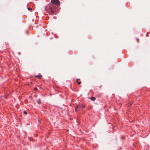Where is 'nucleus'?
<instances>
[{
  "instance_id": "2",
  "label": "nucleus",
  "mask_w": 150,
  "mask_h": 150,
  "mask_svg": "<svg viewBox=\"0 0 150 150\" xmlns=\"http://www.w3.org/2000/svg\"><path fill=\"white\" fill-rule=\"evenodd\" d=\"M51 3L50 4H54L55 7L59 6L60 4L59 0H51Z\"/></svg>"
},
{
  "instance_id": "10",
  "label": "nucleus",
  "mask_w": 150,
  "mask_h": 150,
  "mask_svg": "<svg viewBox=\"0 0 150 150\" xmlns=\"http://www.w3.org/2000/svg\"><path fill=\"white\" fill-rule=\"evenodd\" d=\"M24 113L25 114H27V112L26 111H24Z\"/></svg>"
},
{
  "instance_id": "5",
  "label": "nucleus",
  "mask_w": 150,
  "mask_h": 150,
  "mask_svg": "<svg viewBox=\"0 0 150 150\" xmlns=\"http://www.w3.org/2000/svg\"><path fill=\"white\" fill-rule=\"evenodd\" d=\"M37 102L39 104H40L41 103V102L40 101V99H39L37 101Z\"/></svg>"
},
{
  "instance_id": "3",
  "label": "nucleus",
  "mask_w": 150,
  "mask_h": 150,
  "mask_svg": "<svg viewBox=\"0 0 150 150\" xmlns=\"http://www.w3.org/2000/svg\"><path fill=\"white\" fill-rule=\"evenodd\" d=\"M85 107L83 105H79L75 108V110L76 112L80 110L83 108Z\"/></svg>"
},
{
  "instance_id": "7",
  "label": "nucleus",
  "mask_w": 150,
  "mask_h": 150,
  "mask_svg": "<svg viewBox=\"0 0 150 150\" xmlns=\"http://www.w3.org/2000/svg\"><path fill=\"white\" fill-rule=\"evenodd\" d=\"M91 99L93 101H94L96 100V98L94 97H92L91 98Z\"/></svg>"
},
{
  "instance_id": "4",
  "label": "nucleus",
  "mask_w": 150,
  "mask_h": 150,
  "mask_svg": "<svg viewBox=\"0 0 150 150\" xmlns=\"http://www.w3.org/2000/svg\"><path fill=\"white\" fill-rule=\"evenodd\" d=\"M35 77L36 78H38L39 79H40V78H41L42 77V76H41V75H35Z\"/></svg>"
},
{
  "instance_id": "9",
  "label": "nucleus",
  "mask_w": 150,
  "mask_h": 150,
  "mask_svg": "<svg viewBox=\"0 0 150 150\" xmlns=\"http://www.w3.org/2000/svg\"><path fill=\"white\" fill-rule=\"evenodd\" d=\"M136 40L137 41V42H139V40L138 38H137Z\"/></svg>"
},
{
  "instance_id": "11",
  "label": "nucleus",
  "mask_w": 150,
  "mask_h": 150,
  "mask_svg": "<svg viewBox=\"0 0 150 150\" xmlns=\"http://www.w3.org/2000/svg\"><path fill=\"white\" fill-rule=\"evenodd\" d=\"M37 90V88H34V90H35V91H36Z\"/></svg>"
},
{
  "instance_id": "8",
  "label": "nucleus",
  "mask_w": 150,
  "mask_h": 150,
  "mask_svg": "<svg viewBox=\"0 0 150 150\" xmlns=\"http://www.w3.org/2000/svg\"><path fill=\"white\" fill-rule=\"evenodd\" d=\"M28 9L29 11H32V8H28Z\"/></svg>"
},
{
  "instance_id": "1",
  "label": "nucleus",
  "mask_w": 150,
  "mask_h": 150,
  "mask_svg": "<svg viewBox=\"0 0 150 150\" xmlns=\"http://www.w3.org/2000/svg\"><path fill=\"white\" fill-rule=\"evenodd\" d=\"M57 8V7L55 6L54 4H49L45 6V9L49 14L53 15L56 13Z\"/></svg>"
},
{
  "instance_id": "6",
  "label": "nucleus",
  "mask_w": 150,
  "mask_h": 150,
  "mask_svg": "<svg viewBox=\"0 0 150 150\" xmlns=\"http://www.w3.org/2000/svg\"><path fill=\"white\" fill-rule=\"evenodd\" d=\"M78 79H76V82L78 84H79V85H80L81 84V81H78Z\"/></svg>"
}]
</instances>
